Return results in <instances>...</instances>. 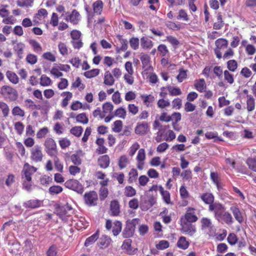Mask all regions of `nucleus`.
Masks as SVG:
<instances>
[{
  "mask_svg": "<svg viewBox=\"0 0 256 256\" xmlns=\"http://www.w3.org/2000/svg\"><path fill=\"white\" fill-rule=\"evenodd\" d=\"M0 94L6 100L10 102L15 101L18 98L16 90L8 86H4L2 87Z\"/></svg>",
  "mask_w": 256,
  "mask_h": 256,
  "instance_id": "obj_1",
  "label": "nucleus"
},
{
  "mask_svg": "<svg viewBox=\"0 0 256 256\" xmlns=\"http://www.w3.org/2000/svg\"><path fill=\"white\" fill-rule=\"evenodd\" d=\"M44 150L47 154L50 156H56L58 154L56 144L52 138H47L44 142Z\"/></svg>",
  "mask_w": 256,
  "mask_h": 256,
  "instance_id": "obj_2",
  "label": "nucleus"
},
{
  "mask_svg": "<svg viewBox=\"0 0 256 256\" xmlns=\"http://www.w3.org/2000/svg\"><path fill=\"white\" fill-rule=\"evenodd\" d=\"M138 220L134 218L131 220H128L126 223L122 236L124 238H129L132 237L134 232L136 226L138 223Z\"/></svg>",
  "mask_w": 256,
  "mask_h": 256,
  "instance_id": "obj_3",
  "label": "nucleus"
},
{
  "mask_svg": "<svg viewBox=\"0 0 256 256\" xmlns=\"http://www.w3.org/2000/svg\"><path fill=\"white\" fill-rule=\"evenodd\" d=\"M156 198L153 196H144L140 197V208L143 211L147 210L156 203Z\"/></svg>",
  "mask_w": 256,
  "mask_h": 256,
  "instance_id": "obj_4",
  "label": "nucleus"
},
{
  "mask_svg": "<svg viewBox=\"0 0 256 256\" xmlns=\"http://www.w3.org/2000/svg\"><path fill=\"white\" fill-rule=\"evenodd\" d=\"M84 200L85 204L88 206H95L97 204L98 200V194L94 190L86 192L84 195Z\"/></svg>",
  "mask_w": 256,
  "mask_h": 256,
  "instance_id": "obj_5",
  "label": "nucleus"
},
{
  "mask_svg": "<svg viewBox=\"0 0 256 256\" xmlns=\"http://www.w3.org/2000/svg\"><path fill=\"white\" fill-rule=\"evenodd\" d=\"M195 209L189 207L184 216L180 218V222H189L190 224L196 222L198 218L195 214Z\"/></svg>",
  "mask_w": 256,
  "mask_h": 256,
  "instance_id": "obj_6",
  "label": "nucleus"
},
{
  "mask_svg": "<svg viewBox=\"0 0 256 256\" xmlns=\"http://www.w3.org/2000/svg\"><path fill=\"white\" fill-rule=\"evenodd\" d=\"M65 186L79 194H82L84 190L82 185L76 180H70L65 182Z\"/></svg>",
  "mask_w": 256,
  "mask_h": 256,
  "instance_id": "obj_7",
  "label": "nucleus"
},
{
  "mask_svg": "<svg viewBox=\"0 0 256 256\" xmlns=\"http://www.w3.org/2000/svg\"><path fill=\"white\" fill-rule=\"evenodd\" d=\"M208 211L214 212L216 220L225 211V207L222 204L216 202L208 206Z\"/></svg>",
  "mask_w": 256,
  "mask_h": 256,
  "instance_id": "obj_8",
  "label": "nucleus"
},
{
  "mask_svg": "<svg viewBox=\"0 0 256 256\" xmlns=\"http://www.w3.org/2000/svg\"><path fill=\"white\" fill-rule=\"evenodd\" d=\"M216 48L214 50V54L216 58L218 59L222 58V54L220 50L226 48L228 46V41L224 38H218L215 42Z\"/></svg>",
  "mask_w": 256,
  "mask_h": 256,
  "instance_id": "obj_9",
  "label": "nucleus"
},
{
  "mask_svg": "<svg viewBox=\"0 0 256 256\" xmlns=\"http://www.w3.org/2000/svg\"><path fill=\"white\" fill-rule=\"evenodd\" d=\"M43 154L42 148L38 145H36L30 150V158L34 162H40L42 160Z\"/></svg>",
  "mask_w": 256,
  "mask_h": 256,
  "instance_id": "obj_10",
  "label": "nucleus"
},
{
  "mask_svg": "<svg viewBox=\"0 0 256 256\" xmlns=\"http://www.w3.org/2000/svg\"><path fill=\"white\" fill-rule=\"evenodd\" d=\"M180 231L182 233L190 236H193L196 232L195 225L189 222H180Z\"/></svg>",
  "mask_w": 256,
  "mask_h": 256,
  "instance_id": "obj_11",
  "label": "nucleus"
},
{
  "mask_svg": "<svg viewBox=\"0 0 256 256\" xmlns=\"http://www.w3.org/2000/svg\"><path fill=\"white\" fill-rule=\"evenodd\" d=\"M36 168L33 166H30L28 164H26L22 171V178L28 181H32V175L36 172Z\"/></svg>",
  "mask_w": 256,
  "mask_h": 256,
  "instance_id": "obj_12",
  "label": "nucleus"
},
{
  "mask_svg": "<svg viewBox=\"0 0 256 256\" xmlns=\"http://www.w3.org/2000/svg\"><path fill=\"white\" fill-rule=\"evenodd\" d=\"M216 220L222 224H226L228 226L232 224L234 222L232 214L228 211H224Z\"/></svg>",
  "mask_w": 256,
  "mask_h": 256,
  "instance_id": "obj_13",
  "label": "nucleus"
},
{
  "mask_svg": "<svg viewBox=\"0 0 256 256\" xmlns=\"http://www.w3.org/2000/svg\"><path fill=\"white\" fill-rule=\"evenodd\" d=\"M43 205V201L38 199H32L23 202V206L27 209H36Z\"/></svg>",
  "mask_w": 256,
  "mask_h": 256,
  "instance_id": "obj_14",
  "label": "nucleus"
},
{
  "mask_svg": "<svg viewBox=\"0 0 256 256\" xmlns=\"http://www.w3.org/2000/svg\"><path fill=\"white\" fill-rule=\"evenodd\" d=\"M132 240L130 239H126L123 242L122 246V250H124L126 252L130 255L134 254L138 250L137 248H132Z\"/></svg>",
  "mask_w": 256,
  "mask_h": 256,
  "instance_id": "obj_15",
  "label": "nucleus"
},
{
  "mask_svg": "<svg viewBox=\"0 0 256 256\" xmlns=\"http://www.w3.org/2000/svg\"><path fill=\"white\" fill-rule=\"evenodd\" d=\"M201 228L202 230H208L210 233L211 232L214 226L210 218L203 217L200 220Z\"/></svg>",
  "mask_w": 256,
  "mask_h": 256,
  "instance_id": "obj_16",
  "label": "nucleus"
},
{
  "mask_svg": "<svg viewBox=\"0 0 256 256\" xmlns=\"http://www.w3.org/2000/svg\"><path fill=\"white\" fill-rule=\"evenodd\" d=\"M148 130V126L146 122H138L135 128V132L138 135H144Z\"/></svg>",
  "mask_w": 256,
  "mask_h": 256,
  "instance_id": "obj_17",
  "label": "nucleus"
},
{
  "mask_svg": "<svg viewBox=\"0 0 256 256\" xmlns=\"http://www.w3.org/2000/svg\"><path fill=\"white\" fill-rule=\"evenodd\" d=\"M230 210L232 213L234 218L240 223L242 224L244 221V218L240 208L237 206H233L230 207Z\"/></svg>",
  "mask_w": 256,
  "mask_h": 256,
  "instance_id": "obj_18",
  "label": "nucleus"
},
{
  "mask_svg": "<svg viewBox=\"0 0 256 256\" xmlns=\"http://www.w3.org/2000/svg\"><path fill=\"white\" fill-rule=\"evenodd\" d=\"M200 198L205 204H208V206L214 202V196L211 192L202 194L200 196Z\"/></svg>",
  "mask_w": 256,
  "mask_h": 256,
  "instance_id": "obj_19",
  "label": "nucleus"
},
{
  "mask_svg": "<svg viewBox=\"0 0 256 256\" xmlns=\"http://www.w3.org/2000/svg\"><path fill=\"white\" fill-rule=\"evenodd\" d=\"M98 166L102 168L108 167L110 163V157L108 155H103L99 157L98 160Z\"/></svg>",
  "mask_w": 256,
  "mask_h": 256,
  "instance_id": "obj_20",
  "label": "nucleus"
},
{
  "mask_svg": "<svg viewBox=\"0 0 256 256\" xmlns=\"http://www.w3.org/2000/svg\"><path fill=\"white\" fill-rule=\"evenodd\" d=\"M80 14L76 10H74L66 18L67 21H70L74 24H76L80 20Z\"/></svg>",
  "mask_w": 256,
  "mask_h": 256,
  "instance_id": "obj_21",
  "label": "nucleus"
},
{
  "mask_svg": "<svg viewBox=\"0 0 256 256\" xmlns=\"http://www.w3.org/2000/svg\"><path fill=\"white\" fill-rule=\"evenodd\" d=\"M56 214L62 220H67V218L69 216L66 208L64 206H59L56 209Z\"/></svg>",
  "mask_w": 256,
  "mask_h": 256,
  "instance_id": "obj_22",
  "label": "nucleus"
},
{
  "mask_svg": "<svg viewBox=\"0 0 256 256\" xmlns=\"http://www.w3.org/2000/svg\"><path fill=\"white\" fill-rule=\"evenodd\" d=\"M112 240L107 236L103 235L99 239L98 244L102 248H106L110 244Z\"/></svg>",
  "mask_w": 256,
  "mask_h": 256,
  "instance_id": "obj_23",
  "label": "nucleus"
},
{
  "mask_svg": "<svg viewBox=\"0 0 256 256\" xmlns=\"http://www.w3.org/2000/svg\"><path fill=\"white\" fill-rule=\"evenodd\" d=\"M110 210L111 212V215L114 216H117L120 213V205L118 201L114 200H112L110 204Z\"/></svg>",
  "mask_w": 256,
  "mask_h": 256,
  "instance_id": "obj_24",
  "label": "nucleus"
},
{
  "mask_svg": "<svg viewBox=\"0 0 256 256\" xmlns=\"http://www.w3.org/2000/svg\"><path fill=\"white\" fill-rule=\"evenodd\" d=\"M114 79L110 71H106L104 75V84L106 86H111L114 84Z\"/></svg>",
  "mask_w": 256,
  "mask_h": 256,
  "instance_id": "obj_25",
  "label": "nucleus"
},
{
  "mask_svg": "<svg viewBox=\"0 0 256 256\" xmlns=\"http://www.w3.org/2000/svg\"><path fill=\"white\" fill-rule=\"evenodd\" d=\"M176 244L178 248L185 250L188 248L190 243L186 240V237L181 236L178 240Z\"/></svg>",
  "mask_w": 256,
  "mask_h": 256,
  "instance_id": "obj_26",
  "label": "nucleus"
},
{
  "mask_svg": "<svg viewBox=\"0 0 256 256\" xmlns=\"http://www.w3.org/2000/svg\"><path fill=\"white\" fill-rule=\"evenodd\" d=\"M104 4L101 0H98L92 4L94 12L100 14L102 10Z\"/></svg>",
  "mask_w": 256,
  "mask_h": 256,
  "instance_id": "obj_27",
  "label": "nucleus"
},
{
  "mask_svg": "<svg viewBox=\"0 0 256 256\" xmlns=\"http://www.w3.org/2000/svg\"><path fill=\"white\" fill-rule=\"evenodd\" d=\"M99 230H97L96 232L91 236L88 238L84 242V246H88L94 243L98 238Z\"/></svg>",
  "mask_w": 256,
  "mask_h": 256,
  "instance_id": "obj_28",
  "label": "nucleus"
},
{
  "mask_svg": "<svg viewBox=\"0 0 256 256\" xmlns=\"http://www.w3.org/2000/svg\"><path fill=\"white\" fill-rule=\"evenodd\" d=\"M141 46L144 49H150L153 46L152 42L146 37H142L140 39Z\"/></svg>",
  "mask_w": 256,
  "mask_h": 256,
  "instance_id": "obj_29",
  "label": "nucleus"
},
{
  "mask_svg": "<svg viewBox=\"0 0 256 256\" xmlns=\"http://www.w3.org/2000/svg\"><path fill=\"white\" fill-rule=\"evenodd\" d=\"M24 48V44L22 42L16 44L14 47V52L16 53L19 58H22L23 51Z\"/></svg>",
  "mask_w": 256,
  "mask_h": 256,
  "instance_id": "obj_30",
  "label": "nucleus"
},
{
  "mask_svg": "<svg viewBox=\"0 0 256 256\" xmlns=\"http://www.w3.org/2000/svg\"><path fill=\"white\" fill-rule=\"evenodd\" d=\"M158 188L164 202L168 204H170V192L167 190H164L163 187L161 186H160Z\"/></svg>",
  "mask_w": 256,
  "mask_h": 256,
  "instance_id": "obj_31",
  "label": "nucleus"
},
{
  "mask_svg": "<svg viewBox=\"0 0 256 256\" xmlns=\"http://www.w3.org/2000/svg\"><path fill=\"white\" fill-rule=\"evenodd\" d=\"M142 65V68L145 70H148L150 67V58L148 54H143L140 58Z\"/></svg>",
  "mask_w": 256,
  "mask_h": 256,
  "instance_id": "obj_32",
  "label": "nucleus"
},
{
  "mask_svg": "<svg viewBox=\"0 0 256 256\" xmlns=\"http://www.w3.org/2000/svg\"><path fill=\"white\" fill-rule=\"evenodd\" d=\"M194 86L196 89L200 92H202L206 88V84L205 80L204 78H200L197 80Z\"/></svg>",
  "mask_w": 256,
  "mask_h": 256,
  "instance_id": "obj_33",
  "label": "nucleus"
},
{
  "mask_svg": "<svg viewBox=\"0 0 256 256\" xmlns=\"http://www.w3.org/2000/svg\"><path fill=\"white\" fill-rule=\"evenodd\" d=\"M129 163L128 158L126 155H123L120 158L118 165L120 170H122L126 168Z\"/></svg>",
  "mask_w": 256,
  "mask_h": 256,
  "instance_id": "obj_34",
  "label": "nucleus"
},
{
  "mask_svg": "<svg viewBox=\"0 0 256 256\" xmlns=\"http://www.w3.org/2000/svg\"><path fill=\"white\" fill-rule=\"evenodd\" d=\"M6 76L11 82L14 84H17L18 82L19 79L16 73L8 70L6 72Z\"/></svg>",
  "mask_w": 256,
  "mask_h": 256,
  "instance_id": "obj_35",
  "label": "nucleus"
},
{
  "mask_svg": "<svg viewBox=\"0 0 256 256\" xmlns=\"http://www.w3.org/2000/svg\"><path fill=\"white\" fill-rule=\"evenodd\" d=\"M138 176V172L137 170L134 168L130 170L128 173V182L130 184L135 182Z\"/></svg>",
  "mask_w": 256,
  "mask_h": 256,
  "instance_id": "obj_36",
  "label": "nucleus"
},
{
  "mask_svg": "<svg viewBox=\"0 0 256 256\" xmlns=\"http://www.w3.org/2000/svg\"><path fill=\"white\" fill-rule=\"evenodd\" d=\"M30 44L32 47L34 52L40 53L42 51V48L40 44L34 40H28Z\"/></svg>",
  "mask_w": 256,
  "mask_h": 256,
  "instance_id": "obj_37",
  "label": "nucleus"
},
{
  "mask_svg": "<svg viewBox=\"0 0 256 256\" xmlns=\"http://www.w3.org/2000/svg\"><path fill=\"white\" fill-rule=\"evenodd\" d=\"M48 12L44 8H41L38 10V13L34 16V21L41 20L42 18H44L47 17Z\"/></svg>",
  "mask_w": 256,
  "mask_h": 256,
  "instance_id": "obj_38",
  "label": "nucleus"
},
{
  "mask_svg": "<svg viewBox=\"0 0 256 256\" xmlns=\"http://www.w3.org/2000/svg\"><path fill=\"white\" fill-rule=\"evenodd\" d=\"M246 163L250 170L256 172V158H248L246 160Z\"/></svg>",
  "mask_w": 256,
  "mask_h": 256,
  "instance_id": "obj_39",
  "label": "nucleus"
},
{
  "mask_svg": "<svg viewBox=\"0 0 256 256\" xmlns=\"http://www.w3.org/2000/svg\"><path fill=\"white\" fill-rule=\"evenodd\" d=\"M122 224L120 221H116L114 223L112 232L114 236H118L122 230Z\"/></svg>",
  "mask_w": 256,
  "mask_h": 256,
  "instance_id": "obj_40",
  "label": "nucleus"
},
{
  "mask_svg": "<svg viewBox=\"0 0 256 256\" xmlns=\"http://www.w3.org/2000/svg\"><path fill=\"white\" fill-rule=\"evenodd\" d=\"M247 98V110L248 112H252L255 108L254 100L252 96H248Z\"/></svg>",
  "mask_w": 256,
  "mask_h": 256,
  "instance_id": "obj_41",
  "label": "nucleus"
},
{
  "mask_svg": "<svg viewBox=\"0 0 256 256\" xmlns=\"http://www.w3.org/2000/svg\"><path fill=\"white\" fill-rule=\"evenodd\" d=\"M167 90L171 96H177L182 94V91L179 88H175L168 86H167Z\"/></svg>",
  "mask_w": 256,
  "mask_h": 256,
  "instance_id": "obj_42",
  "label": "nucleus"
},
{
  "mask_svg": "<svg viewBox=\"0 0 256 256\" xmlns=\"http://www.w3.org/2000/svg\"><path fill=\"white\" fill-rule=\"evenodd\" d=\"M34 0H18L16 4L20 7H32L33 6Z\"/></svg>",
  "mask_w": 256,
  "mask_h": 256,
  "instance_id": "obj_43",
  "label": "nucleus"
},
{
  "mask_svg": "<svg viewBox=\"0 0 256 256\" xmlns=\"http://www.w3.org/2000/svg\"><path fill=\"white\" fill-rule=\"evenodd\" d=\"M226 64L228 70L232 72H234L238 68V62L234 60H228Z\"/></svg>",
  "mask_w": 256,
  "mask_h": 256,
  "instance_id": "obj_44",
  "label": "nucleus"
},
{
  "mask_svg": "<svg viewBox=\"0 0 256 256\" xmlns=\"http://www.w3.org/2000/svg\"><path fill=\"white\" fill-rule=\"evenodd\" d=\"M124 194L127 197H132L136 194V190L131 186H126L124 189Z\"/></svg>",
  "mask_w": 256,
  "mask_h": 256,
  "instance_id": "obj_45",
  "label": "nucleus"
},
{
  "mask_svg": "<svg viewBox=\"0 0 256 256\" xmlns=\"http://www.w3.org/2000/svg\"><path fill=\"white\" fill-rule=\"evenodd\" d=\"M180 176L183 180L190 181L192 178V172L190 169L184 170L180 174Z\"/></svg>",
  "mask_w": 256,
  "mask_h": 256,
  "instance_id": "obj_46",
  "label": "nucleus"
},
{
  "mask_svg": "<svg viewBox=\"0 0 256 256\" xmlns=\"http://www.w3.org/2000/svg\"><path fill=\"white\" fill-rule=\"evenodd\" d=\"M12 114L14 116H19L24 117L25 115L24 111L18 106H14L12 110Z\"/></svg>",
  "mask_w": 256,
  "mask_h": 256,
  "instance_id": "obj_47",
  "label": "nucleus"
},
{
  "mask_svg": "<svg viewBox=\"0 0 256 256\" xmlns=\"http://www.w3.org/2000/svg\"><path fill=\"white\" fill-rule=\"evenodd\" d=\"M100 73V70L94 68L84 72V76L88 78H90L97 76Z\"/></svg>",
  "mask_w": 256,
  "mask_h": 256,
  "instance_id": "obj_48",
  "label": "nucleus"
},
{
  "mask_svg": "<svg viewBox=\"0 0 256 256\" xmlns=\"http://www.w3.org/2000/svg\"><path fill=\"white\" fill-rule=\"evenodd\" d=\"M0 110H2L4 117L6 118L8 116L10 112V108L6 103L3 102H0Z\"/></svg>",
  "mask_w": 256,
  "mask_h": 256,
  "instance_id": "obj_49",
  "label": "nucleus"
},
{
  "mask_svg": "<svg viewBox=\"0 0 256 256\" xmlns=\"http://www.w3.org/2000/svg\"><path fill=\"white\" fill-rule=\"evenodd\" d=\"M62 96H66V97L63 99L62 102V106L63 108L66 107L68 104V101L72 98V94L70 92H64Z\"/></svg>",
  "mask_w": 256,
  "mask_h": 256,
  "instance_id": "obj_50",
  "label": "nucleus"
},
{
  "mask_svg": "<svg viewBox=\"0 0 256 256\" xmlns=\"http://www.w3.org/2000/svg\"><path fill=\"white\" fill-rule=\"evenodd\" d=\"M63 188L60 186H53L49 188V192L51 194H58L62 192Z\"/></svg>",
  "mask_w": 256,
  "mask_h": 256,
  "instance_id": "obj_51",
  "label": "nucleus"
},
{
  "mask_svg": "<svg viewBox=\"0 0 256 256\" xmlns=\"http://www.w3.org/2000/svg\"><path fill=\"white\" fill-rule=\"evenodd\" d=\"M140 97L143 100L144 104L146 105L147 106H148L149 104L152 102L154 100V96L151 94L142 95Z\"/></svg>",
  "mask_w": 256,
  "mask_h": 256,
  "instance_id": "obj_52",
  "label": "nucleus"
},
{
  "mask_svg": "<svg viewBox=\"0 0 256 256\" xmlns=\"http://www.w3.org/2000/svg\"><path fill=\"white\" fill-rule=\"evenodd\" d=\"M83 131V128L81 126H76L72 128L70 132L72 134L76 137H80Z\"/></svg>",
  "mask_w": 256,
  "mask_h": 256,
  "instance_id": "obj_53",
  "label": "nucleus"
},
{
  "mask_svg": "<svg viewBox=\"0 0 256 256\" xmlns=\"http://www.w3.org/2000/svg\"><path fill=\"white\" fill-rule=\"evenodd\" d=\"M76 118L77 122L84 124H86L88 122V119L84 112L78 114Z\"/></svg>",
  "mask_w": 256,
  "mask_h": 256,
  "instance_id": "obj_54",
  "label": "nucleus"
},
{
  "mask_svg": "<svg viewBox=\"0 0 256 256\" xmlns=\"http://www.w3.org/2000/svg\"><path fill=\"white\" fill-rule=\"evenodd\" d=\"M130 44L132 48L136 50L138 48L140 40L138 38L133 37L130 40Z\"/></svg>",
  "mask_w": 256,
  "mask_h": 256,
  "instance_id": "obj_55",
  "label": "nucleus"
},
{
  "mask_svg": "<svg viewBox=\"0 0 256 256\" xmlns=\"http://www.w3.org/2000/svg\"><path fill=\"white\" fill-rule=\"evenodd\" d=\"M224 78L230 84H232L234 82V75L230 74L228 70H226L224 72Z\"/></svg>",
  "mask_w": 256,
  "mask_h": 256,
  "instance_id": "obj_56",
  "label": "nucleus"
},
{
  "mask_svg": "<svg viewBox=\"0 0 256 256\" xmlns=\"http://www.w3.org/2000/svg\"><path fill=\"white\" fill-rule=\"evenodd\" d=\"M187 78V70H184L183 68H180L179 74L176 76V78L178 82H181Z\"/></svg>",
  "mask_w": 256,
  "mask_h": 256,
  "instance_id": "obj_57",
  "label": "nucleus"
},
{
  "mask_svg": "<svg viewBox=\"0 0 256 256\" xmlns=\"http://www.w3.org/2000/svg\"><path fill=\"white\" fill-rule=\"evenodd\" d=\"M169 242L166 240H161L158 244H156V246L158 250H162L169 247Z\"/></svg>",
  "mask_w": 256,
  "mask_h": 256,
  "instance_id": "obj_58",
  "label": "nucleus"
},
{
  "mask_svg": "<svg viewBox=\"0 0 256 256\" xmlns=\"http://www.w3.org/2000/svg\"><path fill=\"white\" fill-rule=\"evenodd\" d=\"M52 80L50 78L46 76L43 74L41 76L40 84L42 86H48L50 84Z\"/></svg>",
  "mask_w": 256,
  "mask_h": 256,
  "instance_id": "obj_59",
  "label": "nucleus"
},
{
  "mask_svg": "<svg viewBox=\"0 0 256 256\" xmlns=\"http://www.w3.org/2000/svg\"><path fill=\"white\" fill-rule=\"evenodd\" d=\"M14 129L16 130L17 134L19 135H21L24 132V126L20 122H16L14 124Z\"/></svg>",
  "mask_w": 256,
  "mask_h": 256,
  "instance_id": "obj_60",
  "label": "nucleus"
},
{
  "mask_svg": "<svg viewBox=\"0 0 256 256\" xmlns=\"http://www.w3.org/2000/svg\"><path fill=\"white\" fill-rule=\"evenodd\" d=\"M117 37L122 44L121 48H120V50L124 52L126 51L128 48V40L126 39L122 38V36L120 35H118Z\"/></svg>",
  "mask_w": 256,
  "mask_h": 256,
  "instance_id": "obj_61",
  "label": "nucleus"
},
{
  "mask_svg": "<svg viewBox=\"0 0 256 256\" xmlns=\"http://www.w3.org/2000/svg\"><path fill=\"white\" fill-rule=\"evenodd\" d=\"M54 156V166L56 170L60 172H62L63 171V164H62L60 162L59 158L56 156Z\"/></svg>",
  "mask_w": 256,
  "mask_h": 256,
  "instance_id": "obj_62",
  "label": "nucleus"
},
{
  "mask_svg": "<svg viewBox=\"0 0 256 256\" xmlns=\"http://www.w3.org/2000/svg\"><path fill=\"white\" fill-rule=\"evenodd\" d=\"M166 40L168 41L174 48H176L180 44V42L175 37L172 36H167Z\"/></svg>",
  "mask_w": 256,
  "mask_h": 256,
  "instance_id": "obj_63",
  "label": "nucleus"
},
{
  "mask_svg": "<svg viewBox=\"0 0 256 256\" xmlns=\"http://www.w3.org/2000/svg\"><path fill=\"white\" fill-rule=\"evenodd\" d=\"M114 108V106L110 102L104 103L102 105V111L104 113L110 112Z\"/></svg>",
  "mask_w": 256,
  "mask_h": 256,
  "instance_id": "obj_64",
  "label": "nucleus"
}]
</instances>
